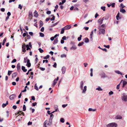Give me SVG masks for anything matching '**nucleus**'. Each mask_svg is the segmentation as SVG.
I'll return each mask as SVG.
<instances>
[{"mask_svg":"<svg viewBox=\"0 0 127 127\" xmlns=\"http://www.w3.org/2000/svg\"><path fill=\"white\" fill-rule=\"evenodd\" d=\"M23 110L24 111H25L26 110V108L25 105H24L23 107Z\"/></svg>","mask_w":127,"mask_h":127,"instance_id":"obj_39","label":"nucleus"},{"mask_svg":"<svg viewBox=\"0 0 127 127\" xmlns=\"http://www.w3.org/2000/svg\"><path fill=\"white\" fill-rule=\"evenodd\" d=\"M122 98L123 100L124 101H127V95L124 94L122 96Z\"/></svg>","mask_w":127,"mask_h":127,"instance_id":"obj_4","label":"nucleus"},{"mask_svg":"<svg viewBox=\"0 0 127 127\" xmlns=\"http://www.w3.org/2000/svg\"><path fill=\"white\" fill-rule=\"evenodd\" d=\"M54 115L53 114H51L50 115V119H52L54 117Z\"/></svg>","mask_w":127,"mask_h":127,"instance_id":"obj_48","label":"nucleus"},{"mask_svg":"<svg viewBox=\"0 0 127 127\" xmlns=\"http://www.w3.org/2000/svg\"><path fill=\"white\" fill-rule=\"evenodd\" d=\"M105 74L104 73H102L101 75V77L102 78H104L106 77Z\"/></svg>","mask_w":127,"mask_h":127,"instance_id":"obj_19","label":"nucleus"},{"mask_svg":"<svg viewBox=\"0 0 127 127\" xmlns=\"http://www.w3.org/2000/svg\"><path fill=\"white\" fill-rule=\"evenodd\" d=\"M105 6H101V9L103 11H105Z\"/></svg>","mask_w":127,"mask_h":127,"instance_id":"obj_38","label":"nucleus"},{"mask_svg":"<svg viewBox=\"0 0 127 127\" xmlns=\"http://www.w3.org/2000/svg\"><path fill=\"white\" fill-rule=\"evenodd\" d=\"M39 69L42 71H43L45 69V68L42 67H39Z\"/></svg>","mask_w":127,"mask_h":127,"instance_id":"obj_54","label":"nucleus"},{"mask_svg":"<svg viewBox=\"0 0 127 127\" xmlns=\"http://www.w3.org/2000/svg\"><path fill=\"white\" fill-rule=\"evenodd\" d=\"M84 43L83 42H80L78 44V46H81Z\"/></svg>","mask_w":127,"mask_h":127,"instance_id":"obj_32","label":"nucleus"},{"mask_svg":"<svg viewBox=\"0 0 127 127\" xmlns=\"http://www.w3.org/2000/svg\"><path fill=\"white\" fill-rule=\"evenodd\" d=\"M39 34L40 36L41 37H43L44 36V34L42 32H40Z\"/></svg>","mask_w":127,"mask_h":127,"instance_id":"obj_37","label":"nucleus"},{"mask_svg":"<svg viewBox=\"0 0 127 127\" xmlns=\"http://www.w3.org/2000/svg\"><path fill=\"white\" fill-rule=\"evenodd\" d=\"M37 103L36 102H34L32 104V105L33 106H35L37 104Z\"/></svg>","mask_w":127,"mask_h":127,"instance_id":"obj_49","label":"nucleus"},{"mask_svg":"<svg viewBox=\"0 0 127 127\" xmlns=\"http://www.w3.org/2000/svg\"><path fill=\"white\" fill-rule=\"evenodd\" d=\"M83 81H81L80 83V88L81 90H82L83 88Z\"/></svg>","mask_w":127,"mask_h":127,"instance_id":"obj_23","label":"nucleus"},{"mask_svg":"<svg viewBox=\"0 0 127 127\" xmlns=\"http://www.w3.org/2000/svg\"><path fill=\"white\" fill-rule=\"evenodd\" d=\"M87 90V87L86 86H85L84 87V89L83 90V93H85Z\"/></svg>","mask_w":127,"mask_h":127,"instance_id":"obj_28","label":"nucleus"},{"mask_svg":"<svg viewBox=\"0 0 127 127\" xmlns=\"http://www.w3.org/2000/svg\"><path fill=\"white\" fill-rule=\"evenodd\" d=\"M24 113L22 111H18V112L17 113H15V115H17V114H19L20 115L22 114L23 115V116H24Z\"/></svg>","mask_w":127,"mask_h":127,"instance_id":"obj_8","label":"nucleus"},{"mask_svg":"<svg viewBox=\"0 0 127 127\" xmlns=\"http://www.w3.org/2000/svg\"><path fill=\"white\" fill-rule=\"evenodd\" d=\"M7 16H9H9L11 15V13L9 12H8L7 13Z\"/></svg>","mask_w":127,"mask_h":127,"instance_id":"obj_58","label":"nucleus"},{"mask_svg":"<svg viewBox=\"0 0 127 127\" xmlns=\"http://www.w3.org/2000/svg\"><path fill=\"white\" fill-rule=\"evenodd\" d=\"M26 45H25V44L24 43L22 45V51L23 52H26Z\"/></svg>","mask_w":127,"mask_h":127,"instance_id":"obj_3","label":"nucleus"},{"mask_svg":"<svg viewBox=\"0 0 127 127\" xmlns=\"http://www.w3.org/2000/svg\"><path fill=\"white\" fill-rule=\"evenodd\" d=\"M43 25V23L42 21L40 20L39 21V26L41 27Z\"/></svg>","mask_w":127,"mask_h":127,"instance_id":"obj_27","label":"nucleus"},{"mask_svg":"<svg viewBox=\"0 0 127 127\" xmlns=\"http://www.w3.org/2000/svg\"><path fill=\"white\" fill-rule=\"evenodd\" d=\"M36 84L34 86V89H36V90L37 91H38L39 89H38V88L37 87V86L36 85Z\"/></svg>","mask_w":127,"mask_h":127,"instance_id":"obj_44","label":"nucleus"},{"mask_svg":"<svg viewBox=\"0 0 127 127\" xmlns=\"http://www.w3.org/2000/svg\"><path fill=\"white\" fill-rule=\"evenodd\" d=\"M17 75V73L16 72H15L12 74V77L13 78L15 77Z\"/></svg>","mask_w":127,"mask_h":127,"instance_id":"obj_17","label":"nucleus"},{"mask_svg":"<svg viewBox=\"0 0 127 127\" xmlns=\"http://www.w3.org/2000/svg\"><path fill=\"white\" fill-rule=\"evenodd\" d=\"M84 41L86 43H88L89 41V40L87 38H86L85 39Z\"/></svg>","mask_w":127,"mask_h":127,"instance_id":"obj_31","label":"nucleus"},{"mask_svg":"<svg viewBox=\"0 0 127 127\" xmlns=\"http://www.w3.org/2000/svg\"><path fill=\"white\" fill-rule=\"evenodd\" d=\"M12 108L13 109H16L17 108V107L16 106L14 105L13 106Z\"/></svg>","mask_w":127,"mask_h":127,"instance_id":"obj_64","label":"nucleus"},{"mask_svg":"<svg viewBox=\"0 0 127 127\" xmlns=\"http://www.w3.org/2000/svg\"><path fill=\"white\" fill-rule=\"evenodd\" d=\"M120 6L122 7V8H123L125 7V6L123 5V3H121V4L120 5Z\"/></svg>","mask_w":127,"mask_h":127,"instance_id":"obj_47","label":"nucleus"},{"mask_svg":"<svg viewBox=\"0 0 127 127\" xmlns=\"http://www.w3.org/2000/svg\"><path fill=\"white\" fill-rule=\"evenodd\" d=\"M55 17L54 16H53V17L50 19V20L51 21H54L55 20Z\"/></svg>","mask_w":127,"mask_h":127,"instance_id":"obj_51","label":"nucleus"},{"mask_svg":"<svg viewBox=\"0 0 127 127\" xmlns=\"http://www.w3.org/2000/svg\"><path fill=\"white\" fill-rule=\"evenodd\" d=\"M66 56L65 54H63L61 55V57L62 58L66 57Z\"/></svg>","mask_w":127,"mask_h":127,"instance_id":"obj_50","label":"nucleus"},{"mask_svg":"<svg viewBox=\"0 0 127 127\" xmlns=\"http://www.w3.org/2000/svg\"><path fill=\"white\" fill-rule=\"evenodd\" d=\"M96 90H97L98 91H102L103 90L101 88L100 86H98V88H96Z\"/></svg>","mask_w":127,"mask_h":127,"instance_id":"obj_25","label":"nucleus"},{"mask_svg":"<svg viewBox=\"0 0 127 127\" xmlns=\"http://www.w3.org/2000/svg\"><path fill=\"white\" fill-rule=\"evenodd\" d=\"M59 77H57L56 79H55L53 81V86L54 87L57 83V81L58 80Z\"/></svg>","mask_w":127,"mask_h":127,"instance_id":"obj_5","label":"nucleus"},{"mask_svg":"<svg viewBox=\"0 0 127 127\" xmlns=\"http://www.w3.org/2000/svg\"><path fill=\"white\" fill-rule=\"evenodd\" d=\"M109 15L106 16L105 17V20H107L109 18Z\"/></svg>","mask_w":127,"mask_h":127,"instance_id":"obj_52","label":"nucleus"},{"mask_svg":"<svg viewBox=\"0 0 127 127\" xmlns=\"http://www.w3.org/2000/svg\"><path fill=\"white\" fill-rule=\"evenodd\" d=\"M77 49V47L75 45L71 47L70 48V49H72V50H75V49Z\"/></svg>","mask_w":127,"mask_h":127,"instance_id":"obj_21","label":"nucleus"},{"mask_svg":"<svg viewBox=\"0 0 127 127\" xmlns=\"http://www.w3.org/2000/svg\"><path fill=\"white\" fill-rule=\"evenodd\" d=\"M57 64L56 63H55L53 65V66L55 68L56 67Z\"/></svg>","mask_w":127,"mask_h":127,"instance_id":"obj_60","label":"nucleus"},{"mask_svg":"<svg viewBox=\"0 0 127 127\" xmlns=\"http://www.w3.org/2000/svg\"><path fill=\"white\" fill-rule=\"evenodd\" d=\"M65 30V29L64 28H62L61 29V34H63L64 32V31Z\"/></svg>","mask_w":127,"mask_h":127,"instance_id":"obj_26","label":"nucleus"},{"mask_svg":"<svg viewBox=\"0 0 127 127\" xmlns=\"http://www.w3.org/2000/svg\"><path fill=\"white\" fill-rule=\"evenodd\" d=\"M24 30L25 32H27V39H30L31 37L30 35H28V34L27 32L26 31V30L25 29H24Z\"/></svg>","mask_w":127,"mask_h":127,"instance_id":"obj_20","label":"nucleus"},{"mask_svg":"<svg viewBox=\"0 0 127 127\" xmlns=\"http://www.w3.org/2000/svg\"><path fill=\"white\" fill-rule=\"evenodd\" d=\"M26 47H27V50H31V48L29 47V46L28 45H26Z\"/></svg>","mask_w":127,"mask_h":127,"instance_id":"obj_46","label":"nucleus"},{"mask_svg":"<svg viewBox=\"0 0 127 127\" xmlns=\"http://www.w3.org/2000/svg\"><path fill=\"white\" fill-rule=\"evenodd\" d=\"M123 85L122 86L123 88L125 87V86L127 84V82L125 81H124L123 82Z\"/></svg>","mask_w":127,"mask_h":127,"instance_id":"obj_15","label":"nucleus"},{"mask_svg":"<svg viewBox=\"0 0 127 127\" xmlns=\"http://www.w3.org/2000/svg\"><path fill=\"white\" fill-rule=\"evenodd\" d=\"M88 110L89 111H96V109H93L92 108H89L88 109Z\"/></svg>","mask_w":127,"mask_h":127,"instance_id":"obj_29","label":"nucleus"},{"mask_svg":"<svg viewBox=\"0 0 127 127\" xmlns=\"http://www.w3.org/2000/svg\"><path fill=\"white\" fill-rule=\"evenodd\" d=\"M49 57V55H47L46 56H45L44 57V59H47Z\"/></svg>","mask_w":127,"mask_h":127,"instance_id":"obj_41","label":"nucleus"},{"mask_svg":"<svg viewBox=\"0 0 127 127\" xmlns=\"http://www.w3.org/2000/svg\"><path fill=\"white\" fill-rule=\"evenodd\" d=\"M115 72L116 73L119 74H120L121 75H122L123 74L119 70H116L115 71Z\"/></svg>","mask_w":127,"mask_h":127,"instance_id":"obj_24","label":"nucleus"},{"mask_svg":"<svg viewBox=\"0 0 127 127\" xmlns=\"http://www.w3.org/2000/svg\"><path fill=\"white\" fill-rule=\"evenodd\" d=\"M47 123V121L46 120L44 122L43 124V126H46V124Z\"/></svg>","mask_w":127,"mask_h":127,"instance_id":"obj_42","label":"nucleus"},{"mask_svg":"<svg viewBox=\"0 0 127 127\" xmlns=\"http://www.w3.org/2000/svg\"><path fill=\"white\" fill-rule=\"evenodd\" d=\"M34 16L36 18H37L38 17V13L36 10H35L33 13Z\"/></svg>","mask_w":127,"mask_h":127,"instance_id":"obj_10","label":"nucleus"},{"mask_svg":"<svg viewBox=\"0 0 127 127\" xmlns=\"http://www.w3.org/2000/svg\"><path fill=\"white\" fill-rule=\"evenodd\" d=\"M15 97L16 95L15 94H13L10 96L9 98L11 100H12Z\"/></svg>","mask_w":127,"mask_h":127,"instance_id":"obj_7","label":"nucleus"},{"mask_svg":"<svg viewBox=\"0 0 127 127\" xmlns=\"http://www.w3.org/2000/svg\"><path fill=\"white\" fill-rule=\"evenodd\" d=\"M58 42V38H56L54 40L53 44H55L57 43Z\"/></svg>","mask_w":127,"mask_h":127,"instance_id":"obj_18","label":"nucleus"},{"mask_svg":"<svg viewBox=\"0 0 127 127\" xmlns=\"http://www.w3.org/2000/svg\"><path fill=\"white\" fill-rule=\"evenodd\" d=\"M16 60L15 59H14L11 62V63H14L16 62Z\"/></svg>","mask_w":127,"mask_h":127,"instance_id":"obj_56","label":"nucleus"},{"mask_svg":"<svg viewBox=\"0 0 127 127\" xmlns=\"http://www.w3.org/2000/svg\"><path fill=\"white\" fill-rule=\"evenodd\" d=\"M115 118L118 119H121L122 118V117L120 115H118Z\"/></svg>","mask_w":127,"mask_h":127,"instance_id":"obj_14","label":"nucleus"},{"mask_svg":"<svg viewBox=\"0 0 127 127\" xmlns=\"http://www.w3.org/2000/svg\"><path fill=\"white\" fill-rule=\"evenodd\" d=\"M7 105L6 103H3L2 105V106L3 108H4L5 106H6Z\"/></svg>","mask_w":127,"mask_h":127,"instance_id":"obj_55","label":"nucleus"},{"mask_svg":"<svg viewBox=\"0 0 127 127\" xmlns=\"http://www.w3.org/2000/svg\"><path fill=\"white\" fill-rule=\"evenodd\" d=\"M71 28V26L69 25H67L65 26L64 28L65 29V30H67L70 29Z\"/></svg>","mask_w":127,"mask_h":127,"instance_id":"obj_9","label":"nucleus"},{"mask_svg":"<svg viewBox=\"0 0 127 127\" xmlns=\"http://www.w3.org/2000/svg\"><path fill=\"white\" fill-rule=\"evenodd\" d=\"M44 27H42L40 30V31L41 32H43L44 31Z\"/></svg>","mask_w":127,"mask_h":127,"instance_id":"obj_62","label":"nucleus"},{"mask_svg":"<svg viewBox=\"0 0 127 127\" xmlns=\"http://www.w3.org/2000/svg\"><path fill=\"white\" fill-rule=\"evenodd\" d=\"M12 71L8 70V75L10 76L12 73Z\"/></svg>","mask_w":127,"mask_h":127,"instance_id":"obj_36","label":"nucleus"},{"mask_svg":"<svg viewBox=\"0 0 127 127\" xmlns=\"http://www.w3.org/2000/svg\"><path fill=\"white\" fill-rule=\"evenodd\" d=\"M17 68L18 70V71L19 70H20V64L19 63H18L17 64Z\"/></svg>","mask_w":127,"mask_h":127,"instance_id":"obj_12","label":"nucleus"},{"mask_svg":"<svg viewBox=\"0 0 127 127\" xmlns=\"http://www.w3.org/2000/svg\"><path fill=\"white\" fill-rule=\"evenodd\" d=\"M39 52L41 53H42L44 51L43 50L41 49V48H39L38 49Z\"/></svg>","mask_w":127,"mask_h":127,"instance_id":"obj_45","label":"nucleus"},{"mask_svg":"<svg viewBox=\"0 0 127 127\" xmlns=\"http://www.w3.org/2000/svg\"><path fill=\"white\" fill-rule=\"evenodd\" d=\"M54 108L55 109V111H57L58 110V106L57 105H55L54 106Z\"/></svg>","mask_w":127,"mask_h":127,"instance_id":"obj_22","label":"nucleus"},{"mask_svg":"<svg viewBox=\"0 0 127 127\" xmlns=\"http://www.w3.org/2000/svg\"><path fill=\"white\" fill-rule=\"evenodd\" d=\"M62 73L64 74L65 72L66 71V68L65 66H63L62 68Z\"/></svg>","mask_w":127,"mask_h":127,"instance_id":"obj_11","label":"nucleus"},{"mask_svg":"<svg viewBox=\"0 0 127 127\" xmlns=\"http://www.w3.org/2000/svg\"><path fill=\"white\" fill-rule=\"evenodd\" d=\"M103 20V19L101 20L100 19H99L98 21V23H100V24H101L102 23V22Z\"/></svg>","mask_w":127,"mask_h":127,"instance_id":"obj_33","label":"nucleus"},{"mask_svg":"<svg viewBox=\"0 0 127 127\" xmlns=\"http://www.w3.org/2000/svg\"><path fill=\"white\" fill-rule=\"evenodd\" d=\"M22 6H21L20 4H19V5L18 8L21 9H22Z\"/></svg>","mask_w":127,"mask_h":127,"instance_id":"obj_59","label":"nucleus"},{"mask_svg":"<svg viewBox=\"0 0 127 127\" xmlns=\"http://www.w3.org/2000/svg\"><path fill=\"white\" fill-rule=\"evenodd\" d=\"M6 37H5L3 39V42H2V45H4V44L5 43V42L6 41Z\"/></svg>","mask_w":127,"mask_h":127,"instance_id":"obj_34","label":"nucleus"},{"mask_svg":"<svg viewBox=\"0 0 127 127\" xmlns=\"http://www.w3.org/2000/svg\"><path fill=\"white\" fill-rule=\"evenodd\" d=\"M60 122L62 123H64V120L63 118H61L60 120Z\"/></svg>","mask_w":127,"mask_h":127,"instance_id":"obj_40","label":"nucleus"},{"mask_svg":"<svg viewBox=\"0 0 127 127\" xmlns=\"http://www.w3.org/2000/svg\"><path fill=\"white\" fill-rule=\"evenodd\" d=\"M120 11L122 13H124L126 12V10L124 9H121L120 10Z\"/></svg>","mask_w":127,"mask_h":127,"instance_id":"obj_30","label":"nucleus"},{"mask_svg":"<svg viewBox=\"0 0 127 127\" xmlns=\"http://www.w3.org/2000/svg\"><path fill=\"white\" fill-rule=\"evenodd\" d=\"M22 69L24 72H26L27 71V69L25 68V67L23 66H22Z\"/></svg>","mask_w":127,"mask_h":127,"instance_id":"obj_13","label":"nucleus"},{"mask_svg":"<svg viewBox=\"0 0 127 127\" xmlns=\"http://www.w3.org/2000/svg\"><path fill=\"white\" fill-rule=\"evenodd\" d=\"M105 25L103 24V25L99 26L98 27V29L99 30V34H101V33L104 34L105 32Z\"/></svg>","mask_w":127,"mask_h":127,"instance_id":"obj_1","label":"nucleus"},{"mask_svg":"<svg viewBox=\"0 0 127 127\" xmlns=\"http://www.w3.org/2000/svg\"><path fill=\"white\" fill-rule=\"evenodd\" d=\"M113 94V92L112 91H111L109 93V94L110 95H111Z\"/></svg>","mask_w":127,"mask_h":127,"instance_id":"obj_57","label":"nucleus"},{"mask_svg":"<svg viewBox=\"0 0 127 127\" xmlns=\"http://www.w3.org/2000/svg\"><path fill=\"white\" fill-rule=\"evenodd\" d=\"M117 124L115 123H110L108 124L107 126L110 127H117Z\"/></svg>","mask_w":127,"mask_h":127,"instance_id":"obj_2","label":"nucleus"},{"mask_svg":"<svg viewBox=\"0 0 127 127\" xmlns=\"http://www.w3.org/2000/svg\"><path fill=\"white\" fill-rule=\"evenodd\" d=\"M104 47H105L106 48H109L110 47V46L109 45H104Z\"/></svg>","mask_w":127,"mask_h":127,"instance_id":"obj_53","label":"nucleus"},{"mask_svg":"<svg viewBox=\"0 0 127 127\" xmlns=\"http://www.w3.org/2000/svg\"><path fill=\"white\" fill-rule=\"evenodd\" d=\"M29 16L30 18H31L33 16L32 13V12L30 11L29 12Z\"/></svg>","mask_w":127,"mask_h":127,"instance_id":"obj_16","label":"nucleus"},{"mask_svg":"<svg viewBox=\"0 0 127 127\" xmlns=\"http://www.w3.org/2000/svg\"><path fill=\"white\" fill-rule=\"evenodd\" d=\"M26 65L29 67H30L31 66V64L30 62V60L29 59L27 60V64H26Z\"/></svg>","mask_w":127,"mask_h":127,"instance_id":"obj_6","label":"nucleus"},{"mask_svg":"<svg viewBox=\"0 0 127 127\" xmlns=\"http://www.w3.org/2000/svg\"><path fill=\"white\" fill-rule=\"evenodd\" d=\"M51 13V12L50 11H48L46 12V13L48 15L50 14Z\"/></svg>","mask_w":127,"mask_h":127,"instance_id":"obj_61","label":"nucleus"},{"mask_svg":"<svg viewBox=\"0 0 127 127\" xmlns=\"http://www.w3.org/2000/svg\"><path fill=\"white\" fill-rule=\"evenodd\" d=\"M27 57H25L24 58V62L25 63H26V62H27Z\"/></svg>","mask_w":127,"mask_h":127,"instance_id":"obj_35","label":"nucleus"},{"mask_svg":"<svg viewBox=\"0 0 127 127\" xmlns=\"http://www.w3.org/2000/svg\"><path fill=\"white\" fill-rule=\"evenodd\" d=\"M115 3H111V6L112 7H114L115 6Z\"/></svg>","mask_w":127,"mask_h":127,"instance_id":"obj_43","label":"nucleus"},{"mask_svg":"<svg viewBox=\"0 0 127 127\" xmlns=\"http://www.w3.org/2000/svg\"><path fill=\"white\" fill-rule=\"evenodd\" d=\"M62 38L63 40H66V37L65 36H64L62 37Z\"/></svg>","mask_w":127,"mask_h":127,"instance_id":"obj_63","label":"nucleus"}]
</instances>
